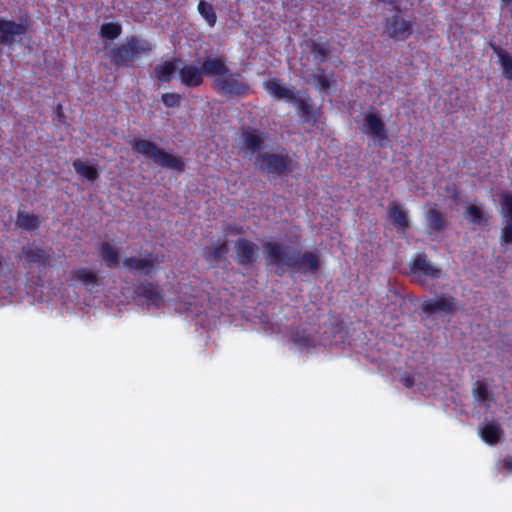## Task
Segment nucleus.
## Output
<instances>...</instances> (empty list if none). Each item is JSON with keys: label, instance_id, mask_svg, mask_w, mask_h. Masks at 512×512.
<instances>
[{"label": "nucleus", "instance_id": "nucleus-36", "mask_svg": "<svg viewBox=\"0 0 512 512\" xmlns=\"http://www.w3.org/2000/svg\"><path fill=\"white\" fill-rule=\"evenodd\" d=\"M317 70L319 73L313 74L315 86L319 91H326L330 88L331 81L325 76L323 68H318Z\"/></svg>", "mask_w": 512, "mask_h": 512}, {"label": "nucleus", "instance_id": "nucleus-8", "mask_svg": "<svg viewBox=\"0 0 512 512\" xmlns=\"http://www.w3.org/2000/svg\"><path fill=\"white\" fill-rule=\"evenodd\" d=\"M298 94L303 96H295L292 103L297 109L301 122L304 124L315 125L322 115L321 107H315L313 105V101L308 90L299 91Z\"/></svg>", "mask_w": 512, "mask_h": 512}, {"label": "nucleus", "instance_id": "nucleus-26", "mask_svg": "<svg viewBox=\"0 0 512 512\" xmlns=\"http://www.w3.org/2000/svg\"><path fill=\"white\" fill-rule=\"evenodd\" d=\"M180 59H172L171 61L164 62L155 67V75L161 82H169L172 75L176 72Z\"/></svg>", "mask_w": 512, "mask_h": 512}, {"label": "nucleus", "instance_id": "nucleus-37", "mask_svg": "<svg viewBox=\"0 0 512 512\" xmlns=\"http://www.w3.org/2000/svg\"><path fill=\"white\" fill-rule=\"evenodd\" d=\"M473 395L475 399L479 402H485L490 397V392L488 390L487 385L482 381H477L475 383V388L473 389Z\"/></svg>", "mask_w": 512, "mask_h": 512}, {"label": "nucleus", "instance_id": "nucleus-44", "mask_svg": "<svg viewBox=\"0 0 512 512\" xmlns=\"http://www.w3.org/2000/svg\"><path fill=\"white\" fill-rule=\"evenodd\" d=\"M506 5H512V0H502Z\"/></svg>", "mask_w": 512, "mask_h": 512}, {"label": "nucleus", "instance_id": "nucleus-23", "mask_svg": "<svg viewBox=\"0 0 512 512\" xmlns=\"http://www.w3.org/2000/svg\"><path fill=\"white\" fill-rule=\"evenodd\" d=\"M229 252V247L226 241L211 247H206L203 250V255L207 262L211 265H216L220 260L225 259L226 254Z\"/></svg>", "mask_w": 512, "mask_h": 512}, {"label": "nucleus", "instance_id": "nucleus-24", "mask_svg": "<svg viewBox=\"0 0 512 512\" xmlns=\"http://www.w3.org/2000/svg\"><path fill=\"white\" fill-rule=\"evenodd\" d=\"M506 212V225L502 229L501 240L505 244L512 243V195H507L503 200Z\"/></svg>", "mask_w": 512, "mask_h": 512}, {"label": "nucleus", "instance_id": "nucleus-9", "mask_svg": "<svg viewBox=\"0 0 512 512\" xmlns=\"http://www.w3.org/2000/svg\"><path fill=\"white\" fill-rule=\"evenodd\" d=\"M363 127L365 133L372 136L375 143L379 147L388 146L390 142L389 136L385 127V123L379 115L375 113H368L364 117Z\"/></svg>", "mask_w": 512, "mask_h": 512}, {"label": "nucleus", "instance_id": "nucleus-38", "mask_svg": "<svg viewBox=\"0 0 512 512\" xmlns=\"http://www.w3.org/2000/svg\"><path fill=\"white\" fill-rule=\"evenodd\" d=\"M467 217L472 223L480 224L483 220V213L481 208L476 205H470L467 207Z\"/></svg>", "mask_w": 512, "mask_h": 512}, {"label": "nucleus", "instance_id": "nucleus-4", "mask_svg": "<svg viewBox=\"0 0 512 512\" xmlns=\"http://www.w3.org/2000/svg\"><path fill=\"white\" fill-rule=\"evenodd\" d=\"M254 166L268 175L288 176L293 171V159L284 150L281 153L259 152L255 157Z\"/></svg>", "mask_w": 512, "mask_h": 512}, {"label": "nucleus", "instance_id": "nucleus-12", "mask_svg": "<svg viewBox=\"0 0 512 512\" xmlns=\"http://www.w3.org/2000/svg\"><path fill=\"white\" fill-rule=\"evenodd\" d=\"M135 294L145 299L148 306L160 308L164 304V297L157 282L144 280L134 288Z\"/></svg>", "mask_w": 512, "mask_h": 512}, {"label": "nucleus", "instance_id": "nucleus-35", "mask_svg": "<svg viewBox=\"0 0 512 512\" xmlns=\"http://www.w3.org/2000/svg\"><path fill=\"white\" fill-rule=\"evenodd\" d=\"M161 101L167 108L180 107L182 96L175 92L164 93L161 96Z\"/></svg>", "mask_w": 512, "mask_h": 512}, {"label": "nucleus", "instance_id": "nucleus-43", "mask_svg": "<svg viewBox=\"0 0 512 512\" xmlns=\"http://www.w3.org/2000/svg\"><path fill=\"white\" fill-rule=\"evenodd\" d=\"M57 115H58L59 117H62V116H63L62 106H61V105H58V107H57Z\"/></svg>", "mask_w": 512, "mask_h": 512}, {"label": "nucleus", "instance_id": "nucleus-31", "mask_svg": "<svg viewBox=\"0 0 512 512\" xmlns=\"http://www.w3.org/2000/svg\"><path fill=\"white\" fill-rule=\"evenodd\" d=\"M197 10L205 19L209 27H214L217 22V15L211 3L201 0L198 3Z\"/></svg>", "mask_w": 512, "mask_h": 512}, {"label": "nucleus", "instance_id": "nucleus-42", "mask_svg": "<svg viewBox=\"0 0 512 512\" xmlns=\"http://www.w3.org/2000/svg\"><path fill=\"white\" fill-rule=\"evenodd\" d=\"M3 270H4L3 256L0 254V275H2Z\"/></svg>", "mask_w": 512, "mask_h": 512}, {"label": "nucleus", "instance_id": "nucleus-28", "mask_svg": "<svg viewBox=\"0 0 512 512\" xmlns=\"http://www.w3.org/2000/svg\"><path fill=\"white\" fill-rule=\"evenodd\" d=\"M427 227L431 232H438L447 226V220L443 214L436 208H431L426 212Z\"/></svg>", "mask_w": 512, "mask_h": 512}, {"label": "nucleus", "instance_id": "nucleus-14", "mask_svg": "<svg viewBox=\"0 0 512 512\" xmlns=\"http://www.w3.org/2000/svg\"><path fill=\"white\" fill-rule=\"evenodd\" d=\"M26 26L13 20L0 19V44L10 45L15 41L16 36L25 33Z\"/></svg>", "mask_w": 512, "mask_h": 512}, {"label": "nucleus", "instance_id": "nucleus-3", "mask_svg": "<svg viewBox=\"0 0 512 512\" xmlns=\"http://www.w3.org/2000/svg\"><path fill=\"white\" fill-rule=\"evenodd\" d=\"M131 147L134 153L153 159L163 168L173 169L179 172H182L185 169V161L182 156L173 155L165 149L159 148L150 140L135 139L131 144Z\"/></svg>", "mask_w": 512, "mask_h": 512}, {"label": "nucleus", "instance_id": "nucleus-22", "mask_svg": "<svg viewBox=\"0 0 512 512\" xmlns=\"http://www.w3.org/2000/svg\"><path fill=\"white\" fill-rule=\"evenodd\" d=\"M503 435V430L499 423L492 422L485 424L480 429V436L484 442L489 445L497 444Z\"/></svg>", "mask_w": 512, "mask_h": 512}, {"label": "nucleus", "instance_id": "nucleus-11", "mask_svg": "<svg viewBox=\"0 0 512 512\" xmlns=\"http://www.w3.org/2000/svg\"><path fill=\"white\" fill-rule=\"evenodd\" d=\"M22 254L27 263L36 264L40 268L49 267L53 258L52 248H41L35 242L24 245Z\"/></svg>", "mask_w": 512, "mask_h": 512}, {"label": "nucleus", "instance_id": "nucleus-33", "mask_svg": "<svg viewBox=\"0 0 512 512\" xmlns=\"http://www.w3.org/2000/svg\"><path fill=\"white\" fill-rule=\"evenodd\" d=\"M292 341L301 348L315 347V338L304 329L294 332L292 335Z\"/></svg>", "mask_w": 512, "mask_h": 512}, {"label": "nucleus", "instance_id": "nucleus-6", "mask_svg": "<svg viewBox=\"0 0 512 512\" xmlns=\"http://www.w3.org/2000/svg\"><path fill=\"white\" fill-rule=\"evenodd\" d=\"M161 263L159 255L145 251L143 256L125 257L122 261L123 267L131 273H139L143 276L156 274Z\"/></svg>", "mask_w": 512, "mask_h": 512}, {"label": "nucleus", "instance_id": "nucleus-15", "mask_svg": "<svg viewBox=\"0 0 512 512\" xmlns=\"http://www.w3.org/2000/svg\"><path fill=\"white\" fill-rule=\"evenodd\" d=\"M263 87L271 96L279 100L292 102L296 96L295 92L284 86L282 80L277 77L266 80L263 83Z\"/></svg>", "mask_w": 512, "mask_h": 512}, {"label": "nucleus", "instance_id": "nucleus-25", "mask_svg": "<svg viewBox=\"0 0 512 512\" xmlns=\"http://www.w3.org/2000/svg\"><path fill=\"white\" fill-rule=\"evenodd\" d=\"M99 255L106 267L115 268L118 266L120 259L119 253L115 247L108 242H103L99 246Z\"/></svg>", "mask_w": 512, "mask_h": 512}, {"label": "nucleus", "instance_id": "nucleus-1", "mask_svg": "<svg viewBox=\"0 0 512 512\" xmlns=\"http://www.w3.org/2000/svg\"><path fill=\"white\" fill-rule=\"evenodd\" d=\"M263 247L267 264L275 267L280 276L284 274L285 268L291 274L307 275L317 273L321 267L318 251L296 250L290 253L288 246L273 241L266 242Z\"/></svg>", "mask_w": 512, "mask_h": 512}, {"label": "nucleus", "instance_id": "nucleus-5", "mask_svg": "<svg viewBox=\"0 0 512 512\" xmlns=\"http://www.w3.org/2000/svg\"><path fill=\"white\" fill-rule=\"evenodd\" d=\"M394 11L393 15L383 20V33L395 41H405L413 34L414 22L406 20L400 15L399 5L394 7Z\"/></svg>", "mask_w": 512, "mask_h": 512}, {"label": "nucleus", "instance_id": "nucleus-41", "mask_svg": "<svg viewBox=\"0 0 512 512\" xmlns=\"http://www.w3.org/2000/svg\"><path fill=\"white\" fill-rule=\"evenodd\" d=\"M502 466L504 469L512 472V456L511 455H508L503 459Z\"/></svg>", "mask_w": 512, "mask_h": 512}, {"label": "nucleus", "instance_id": "nucleus-19", "mask_svg": "<svg viewBox=\"0 0 512 512\" xmlns=\"http://www.w3.org/2000/svg\"><path fill=\"white\" fill-rule=\"evenodd\" d=\"M200 68L203 73V76L209 77H222L225 73L229 72V68L226 65V61L224 58L206 57L203 60Z\"/></svg>", "mask_w": 512, "mask_h": 512}, {"label": "nucleus", "instance_id": "nucleus-10", "mask_svg": "<svg viewBox=\"0 0 512 512\" xmlns=\"http://www.w3.org/2000/svg\"><path fill=\"white\" fill-rule=\"evenodd\" d=\"M235 261L241 266H251L256 263L259 246L245 237H240L234 244Z\"/></svg>", "mask_w": 512, "mask_h": 512}, {"label": "nucleus", "instance_id": "nucleus-40", "mask_svg": "<svg viewBox=\"0 0 512 512\" xmlns=\"http://www.w3.org/2000/svg\"><path fill=\"white\" fill-rule=\"evenodd\" d=\"M242 233H243V228L238 225H229L226 228V234H229V235H240Z\"/></svg>", "mask_w": 512, "mask_h": 512}, {"label": "nucleus", "instance_id": "nucleus-17", "mask_svg": "<svg viewBox=\"0 0 512 512\" xmlns=\"http://www.w3.org/2000/svg\"><path fill=\"white\" fill-rule=\"evenodd\" d=\"M181 83L188 88H196L203 83V73L200 67L184 65L178 71Z\"/></svg>", "mask_w": 512, "mask_h": 512}, {"label": "nucleus", "instance_id": "nucleus-18", "mask_svg": "<svg viewBox=\"0 0 512 512\" xmlns=\"http://www.w3.org/2000/svg\"><path fill=\"white\" fill-rule=\"evenodd\" d=\"M388 217L398 232L404 233L408 229L410 222L407 212L398 202L391 201L389 203Z\"/></svg>", "mask_w": 512, "mask_h": 512}, {"label": "nucleus", "instance_id": "nucleus-20", "mask_svg": "<svg viewBox=\"0 0 512 512\" xmlns=\"http://www.w3.org/2000/svg\"><path fill=\"white\" fill-rule=\"evenodd\" d=\"M264 137V132L256 128H248L241 134L244 148L252 153L260 152L264 142Z\"/></svg>", "mask_w": 512, "mask_h": 512}, {"label": "nucleus", "instance_id": "nucleus-7", "mask_svg": "<svg viewBox=\"0 0 512 512\" xmlns=\"http://www.w3.org/2000/svg\"><path fill=\"white\" fill-rule=\"evenodd\" d=\"M214 83L215 88L225 95L242 97L250 91V85L242 75L239 72H231L230 69L222 77H217Z\"/></svg>", "mask_w": 512, "mask_h": 512}, {"label": "nucleus", "instance_id": "nucleus-27", "mask_svg": "<svg viewBox=\"0 0 512 512\" xmlns=\"http://www.w3.org/2000/svg\"><path fill=\"white\" fill-rule=\"evenodd\" d=\"M72 166L77 174L81 175L89 182L93 183L99 178L97 167L94 165H88L81 159H75Z\"/></svg>", "mask_w": 512, "mask_h": 512}, {"label": "nucleus", "instance_id": "nucleus-13", "mask_svg": "<svg viewBox=\"0 0 512 512\" xmlns=\"http://www.w3.org/2000/svg\"><path fill=\"white\" fill-rule=\"evenodd\" d=\"M421 309L427 315H432L437 312L453 314L456 311V299L455 297L448 295L437 299L425 300L421 304Z\"/></svg>", "mask_w": 512, "mask_h": 512}, {"label": "nucleus", "instance_id": "nucleus-21", "mask_svg": "<svg viewBox=\"0 0 512 512\" xmlns=\"http://www.w3.org/2000/svg\"><path fill=\"white\" fill-rule=\"evenodd\" d=\"M489 45L494 54L498 57L504 77L512 81V56L495 43L491 42Z\"/></svg>", "mask_w": 512, "mask_h": 512}, {"label": "nucleus", "instance_id": "nucleus-34", "mask_svg": "<svg viewBox=\"0 0 512 512\" xmlns=\"http://www.w3.org/2000/svg\"><path fill=\"white\" fill-rule=\"evenodd\" d=\"M310 50L314 58L322 63L326 62L327 57L331 52L330 44L328 41L324 43L312 41L310 44Z\"/></svg>", "mask_w": 512, "mask_h": 512}, {"label": "nucleus", "instance_id": "nucleus-16", "mask_svg": "<svg viewBox=\"0 0 512 512\" xmlns=\"http://www.w3.org/2000/svg\"><path fill=\"white\" fill-rule=\"evenodd\" d=\"M410 270L414 274H423L427 277L438 279L441 277V269L431 265L425 254H418L410 263Z\"/></svg>", "mask_w": 512, "mask_h": 512}, {"label": "nucleus", "instance_id": "nucleus-39", "mask_svg": "<svg viewBox=\"0 0 512 512\" xmlns=\"http://www.w3.org/2000/svg\"><path fill=\"white\" fill-rule=\"evenodd\" d=\"M401 382L406 388H412L415 384V378L411 374H405L401 377Z\"/></svg>", "mask_w": 512, "mask_h": 512}, {"label": "nucleus", "instance_id": "nucleus-32", "mask_svg": "<svg viewBox=\"0 0 512 512\" xmlns=\"http://www.w3.org/2000/svg\"><path fill=\"white\" fill-rule=\"evenodd\" d=\"M99 33L103 39L114 40L121 35L122 26L117 22L103 23Z\"/></svg>", "mask_w": 512, "mask_h": 512}, {"label": "nucleus", "instance_id": "nucleus-29", "mask_svg": "<svg viewBox=\"0 0 512 512\" xmlns=\"http://www.w3.org/2000/svg\"><path fill=\"white\" fill-rule=\"evenodd\" d=\"M16 224L23 230L32 231L40 227V219L33 213L18 211Z\"/></svg>", "mask_w": 512, "mask_h": 512}, {"label": "nucleus", "instance_id": "nucleus-30", "mask_svg": "<svg viewBox=\"0 0 512 512\" xmlns=\"http://www.w3.org/2000/svg\"><path fill=\"white\" fill-rule=\"evenodd\" d=\"M71 280L81 282L86 288L98 285L97 274L87 268L76 269Z\"/></svg>", "mask_w": 512, "mask_h": 512}, {"label": "nucleus", "instance_id": "nucleus-2", "mask_svg": "<svg viewBox=\"0 0 512 512\" xmlns=\"http://www.w3.org/2000/svg\"><path fill=\"white\" fill-rule=\"evenodd\" d=\"M153 50L150 41L137 36H129L124 43L118 44L108 52V57L116 67H135V61L141 59L143 54Z\"/></svg>", "mask_w": 512, "mask_h": 512}]
</instances>
